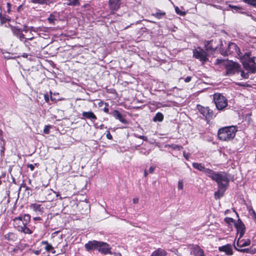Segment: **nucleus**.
<instances>
[{"label":"nucleus","mask_w":256,"mask_h":256,"mask_svg":"<svg viewBox=\"0 0 256 256\" xmlns=\"http://www.w3.org/2000/svg\"><path fill=\"white\" fill-rule=\"evenodd\" d=\"M132 200L134 204H137L138 202V198H133Z\"/></svg>","instance_id":"49530a36"},{"label":"nucleus","mask_w":256,"mask_h":256,"mask_svg":"<svg viewBox=\"0 0 256 256\" xmlns=\"http://www.w3.org/2000/svg\"><path fill=\"white\" fill-rule=\"evenodd\" d=\"M52 193L55 194L56 192L52 189L48 190V196L50 195Z\"/></svg>","instance_id":"a18cd8bd"},{"label":"nucleus","mask_w":256,"mask_h":256,"mask_svg":"<svg viewBox=\"0 0 256 256\" xmlns=\"http://www.w3.org/2000/svg\"><path fill=\"white\" fill-rule=\"evenodd\" d=\"M226 74L231 76L240 72V66L236 62L230 61L226 65Z\"/></svg>","instance_id":"0eeeda50"},{"label":"nucleus","mask_w":256,"mask_h":256,"mask_svg":"<svg viewBox=\"0 0 256 256\" xmlns=\"http://www.w3.org/2000/svg\"><path fill=\"white\" fill-rule=\"evenodd\" d=\"M228 7L232 8L233 12H240L242 13L241 10H242V7L238 6H235L231 4L228 5Z\"/></svg>","instance_id":"c85d7f7f"},{"label":"nucleus","mask_w":256,"mask_h":256,"mask_svg":"<svg viewBox=\"0 0 256 256\" xmlns=\"http://www.w3.org/2000/svg\"><path fill=\"white\" fill-rule=\"evenodd\" d=\"M82 116L84 118H87L91 120L92 122H94L96 119L97 118L96 116L94 114L91 112H84L82 113Z\"/></svg>","instance_id":"a211bd4d"},{"label":"nucleus","mask_w":256,"mask_h":256,"mask_svg":"<svg viewBox=\"0 0 256 256\" xmlns=\"http://www.w3.org/2000/svg\"><path fill=\"white\" fill-rule=\"evenodd\" d=\"M197 108L200 114H202L206 119L211 120L214 118V112L209 107H204L200 105H198Z\"/></svg>","instance_id":"1a4fd4ad"},{"label":"nucleus","mask_w":256,"mask_h":256,"mask_svg":"<svg viewBox=\"0 0 256 256\" xmlns=\"http://www.w3.org/2000/svg\"><path fill=\"white\" fill-rule=\"evenodd\" d=\"M192 166L194 168H196L200 172H204V174L208 177H209V174H208V171L212 170L211 169L206 168L204 164H203L202 163L194 162L192 164Z\"/></svg>","instance_id":"2eb2a0df"},{"label":"nucleus","mask_w":256,"mask_h":256,"mask_svg":"<svg viewBox=\"0 0 256 256\" xmlns=\"http://www.w3.org/2000/svg\"><path fill=\"white\" fill-rule=\"evenodd\" d=\"M234 249L240 252H244V253H247V254H254L255 252L250 248H238L237 247H236L234 245Z\"/></svg>","instance_id":"a878e982"},{"label":"nucleus","mask_w":256,"mask_h":256,"mask_svg":"<svg viewBox=\"0 0 256 256\" xmlns=\"http://www.w3.org/2000/svg\"><path fill=\"white\" fill-rule=\"evenodd\" d=\"M50 94H52L51 92H50ZM50 99H51L52 100H54V99L53 98L52 96V94H50Z\"/></svg>","instance_id":"680f3d73"},{"label":"nucleus","mask_w":256,"mask_h":256,"mask_svg":"<svg viewBox=\"0 0 256 256\" xmlns=\"http://www.w3.org/2000/svg\"><path fill=\"white\" fill-rule=\"evenodd\" d=\"M240 74L242 77L244 78H248V73H245L244 71H242L240 70Z\"/></svg>","instance_id":"f704fd0d"},{"label":"nucleus","mask_w":256,"mask_h":256,"mask_svg":"<svg viewBox=\"0 0 256 256\" xmlns=\"http://www.w3.org/2000/svg\"><path fill=\"white\" fill-rule=\"evenodd\" d=\"M58 231L56 232H54V234H57V233H58Z\"/></svg>","instance_id":"0e129e2a"},{"label":"nucleus","mask_w":256,"mask_h":256,"mask_svg":"<svg viewBox=\"0 0 256 256\" xmlns=\"http://www.w3.org/2000/svg\"><path fill=\"white\" fill-rule=\"evenodd\" d=\"M186 250H189V248H186Z\"/></svg>","instance_id":"338daca9"},{"label":"nucleus","mask_w":256,"mask_h":256,"mask_svg":"<svg viewBox=\"0 0 256 256\" xmlns=\"http://www.w3.org/2000/svg\"><path fill=\"white\" fill-rule=\"evenodd\" d=\"M137 138H140V139H142V140H143L144 141H148V138L146 136H137Z\"/></svg>","instance_id":"58836bf2"},{"label":"nucleus","mask_w":256,"mask_h":256,"mask_svg":"<svg viewBox=\"0 0 256 256\" xmlns=\"http://www.w3.org/2000/svg\"><path fill=\"white\" fill-rule=\"evenodd\" d=\"M44 100H45L46 102H48L49 101L48 96L47 94H44Z\"/></svg>","instance_id":"de8ad7c7"},{"label":"nucleus","mask_w":256,"mask_h":256,"mask_svg":"<svg viewBox=\"0 0 256 256\" xmlns=\"http://www.w3.org/2000/svg\"><path fill=\"white\" fill-rule=\"evenodd\" d=\"M192 80V77L190 76H187L185 79H184V82H190Z\"/></svg>","instance_id":"37998d69"},{"label":"nucleus","mask_w":256,"mask_h":256,"mask_svg":"<svg viewBox=\"0 0 256 256\" xmlns=\"http://www.w3.org/2000/svg\"><path fill=\"white\" fill-rule=\"evenodd\" d=\"M175 10H176V13L178 14L182 15V16L186 14L185 10L182 7H181L180 8L178 6H176L175 8Z\"/></svg>","instance_id":"c756f323"},{"label":"nucleus","mask_w":256,"mask_h":256,"mask_svg":"<svg viewBox=\"0 0 256 256\" xmlns=\"http://www.w3.org/2000/svg\"><path fill=\"white\" fill-rule=\"evenodd\" d=\"M110 114L116 119L118 120L122 123H126V120L122 116V114L118 110H114Z\"/></svg>","instance_id":"6ab92c4d"},{"label":"nucleus","mask_w":256,"mask_h":256,"mask_svg":"<svg viewBox=\"0 0 256 256\" xmlns=\"http://www.w3.org/2000/svg\"><path fill=\"white\" fill-rule=\"evenodd\" d=\"M34 40V38L33 37H32V38H25L23 41H22L24 44L25 46L26 47H28V48L29 50H30V46H34L36 44V42H32V43H30L29 41L30 40V41H32V40Z\"/></svg>","instance_id":"4be33fe9"},{"label":"nucleus","mask_w":256,"mask_h":256,"mask_svg":"<svg viewBox=\"0 0 256 256\" xmlns=\"http://www.w3.org/2000/svg\"><path fill=\"white\" fill-rule=\"evenodd\" d=\"M121 4L120 0H109L108 6L110 10L114 12L119 9Z\"/></svg>","instance_id":"4468645a"},{"label":"nucleus","mask_w":256,"mask_h":256,"mask_svg":"<svg viewBox=\"0 0 256 256\" xmlns=\"http://www.w3.org/2000/svg\"><path fill=\"white\" fill-rule=\"evenodd\" d=\"M50 128V126H46L44 129V132L46 134H49Z\"/></svg>","instance_id":"473e14b6"},{"label":"nucleus","mask_w":256,"mask_h":256,"mask_svg":"<svg viewBox=\"0 0 256 256\" xmlns=\"http://www.w3.org/2000/svg\"><path fill=\"white\" fill-rule=\"evenodd\" d=\"M100 242L97 240L89 241L88 243L86 244L84 247L88 251H90L93 250H98Z\"/></svg>","instance_id":"dca6fc26"},{"label":"nucleus","mask_w":256,"mask_h":256,"mask_svg":"<svg viewBox=\"0 0 256 256\" xmlns=\"http://www.w3.org/2000/svg\"><path fill=\"white\" fill-rule=\"evenodd\" d=\"M28 168H30L31 170H34V165L32 164H28Z\"/></svg>","instance_id":"79ce46f5"},{"label":"nucleus","mask_w":256,"mask_h":256,"mask_svg":"<svg viewBox=\"0 0 256 256\" xmlns=\"http://www.w3.org/2000/svg\"><path fill=\"white\" fill-rule=\"evenodd\" d=\"M7 6H8V10L10 11V8H11V4L10 3H7Z\"/></svg>","instance_id":"5fc2aeb1"},{"label":"nucleus","mask_w":256,"mask_h":256,"mask_svg":"<svg viewBox=\"0 0 256 256\" xmlns=\"http://www.w3.org/2000/svg\"><path fill=\"white\" fill-rule=\"evenodd\" d=\"M224 220L228 224H230L234 222V220L230 218H226Z\"/></svg>","instance_id":"c9c22d12"},{"label":"nucleus","mask_w":256,"mask_h":256,"mask_svg":"<svg viewBox=\"0 0 256 256\" xmlns=\"http://www.w3.org/2000/svg\"><path fill=\"white\" fill-rule=\"evenodd\" d=\"M47 200L48 201L50 200V198H48L47 196H45V198H43L42 200H41L40 202H46Z\"/></svg>","instance_id":"c03bdc74"},{"label":"nucleus","mask_w":256,"mask_h":256,"mask_svg":"<svg viewBox=\"0 0 256 256\" xmlns=\"http://www.w3.org/2000/svg\"><path fill=\"white\" fill-rule=\"evenodd\" d=\"M111 247L106 242H100V244H99L98 250L99 252L102 254H111Z\"/></svg>","instance_id":"f8f14e48"},{"label":"nucleus","mask_w":256,"mask_h":256,"mask_svg":"<svg viewBox=\"0 0 256 256\" xmlns=\"http://www.w3.org/2000/svg\"><path fill=\"white\" fill-rule=\"evenodd\" d=\"M30 207L37 214H42L44 212V207L40 204L36 203L31 204Z\"/></svg>","instance_id":"f3484780"},{"label":"nucleus","mask_w":256,"mask_h":256,"mask_svg":"<svg viewBox=\"0 0 256 256\" xmlns=\"http://www.w3.org/2000/svg\"><path fill=\"white\" fill-rule=\"evenodd\" d=\"M56 20L54 17H48V20L50 24H54V20Z\"/></svg>","instance_id":"72a5a7b5"},{"label":"nucleus","mask_w":256,"mask_h":256,"mask_svg":"<svg viewBox=\"0 0 256 256\" xmlns=\"http://www.w3.org/2000/svg\"><path fill=\"white\" fill-rule=\"evenodd\" d=\"M4 239L9 242H15L17 240V236L14 232H8L4 236Z\"/></svg>","instance_id":"412c9836"},{"label":"nucleus","mask_w":256,"mask_h":256,"mask_svg":"<svg viewBox=\"0 0 256 256\" xmlns=\"http://www.w3.org/2000/svg\"><path fill=\"white\" fill-rule=\"evenodd\" d=\"M246 4L256 7V0H243Z\"/></svg>","instance_id":"2f4dec72"},{"label":"nucleus","mask_w":256,"mask_h":256,"mask_svg":"<svg viewBox=\"0 0 256 256\" xmlns=\"http://www.w3.org/2000/svg\"><path fill=\"white\" fill-rule=\"evenodd\" d=\"M98 106L99 107H102V106L104 105V102H103L102 101L100 100V102H98Z\"/></svg>","instance_id":"8fccbe9b"},{"label":"nucleus","mask_w":256,"mask_h":256,"mask_svg":"<svg viewBox=\"0 0 256 256\" xmlns=\"http://www.w3.org/2000/svg\"><path fill=\"white\" fill-rule=\"evenodd\" d=\"M22 5L18 7V10H20L22 8Z\"/></svg>","instance_id":"e2e57ef3"},{"label":"nucleus","mask_w":256,"mask_h":256,"mask_svg":"<svg viewBox=\"0 0 256 256\" xmlns=\"http://www.w3.org/2000/svg\"><path fill=\"white\" fill-rule=\"evenodd\" d=\"M174 254H176L178 256H182L178 250H176L174 251Z\"/></svg>","instance_id":"3c124183"},{"label":"nucleus","mask_w":256,"mask_h":256,"mask_svg":"<svg viewBox=\"0 0 256 256\" xmlns=\"http://www.w3.org/2000/svg\"><path fill=\"white\" fill-rule=\"evenodd\" d=\"M154 170H155V167L150 166L148 170V172L150 174H152L154 172Z\"/></svg>","instance_id":"a19ab883"},{"label":"nucleus","mask_w":256,"mask_h":256,"mask_svg":"<svg viewBox=\"0 0 256 256\" xmlns=\"http://www.w3.org/2000/svg\"><path fill=\"white\" fill-rule=\"evenodd\" d=\"M244 234V230L243 229L240 230V238L237 240L236 245L239 248L244 247L246 246H248L250 244V240L249 239L247 240H240V238H242Z\"/></svg>","instance_id":"9b49d317"},{"label":"nucleus","mask_w":256,"mask_h":256,"mask_svg":"<svg viewBox=\"0 0 256 256\" xmlns=\"http://www.w3.org/2000/svg\"><path fill=\"white\" fill-rule=\"evenodd\" d=\"M12 22H12L10 18H7L6 17H0V24L4 25L5 24V26L6 27L8 26H10L13 34L18 37L21 42L23 41L26 38L22 34V30L13 25Z\"/></svg>","instance_id":"20e7f679"},{"label":"nucleus","mask_w":256,"mask_h":256,"mask_svg":"<svg viewBox=\"0 0 256 256\" xmlns=\"http://www.w3.org/2000/svg\"><path fill=\"white\" fill-rule=\"evenodd\" d=\"M209 48H206V50H208Z\"/></svg>","instance_id":"774afa93"},{"label":"nucleus","mask_w":256,"mask_h":256,"mask_svg":"<svg viewBox=\"0 0 256 256\" xmlns=\"http://www.w3.org/2000/svg\"><path fill=\"white\" fill-rule=\"evenodd\" d=\"M41 220V218L38 217V216L34 218V221H36V220Z\"/></svg>","instance_id":"864d4df0"},{"label":"nucleus","mask_w":256,"mask_h":256,"mask_svg":"<svg viewBox=\"0 0 256 256\" xmlns=\"http://www.w3.org/2000/svg\"><path fill=\"white\" fill-rule=\"evenodd\" d=\"M193 56L202 62H205L208 60L206 52L200 47L193 50Z\"/></svg>","instance_id":"9d476101"},{"label":"nucleus","mask_w":256,"mask_h":256,"mask_svg":"<svg viewBox=\"0 0 256 256\" xmlns=\"http://www.w3.org/2000/svg\"><path fill=\"white\" fill-rule=\"evenodd\" d=\"M183 155H184V156L186 158V160H188V154H186V152H184Z\"/></svg>","instance_id":"09e8293b"},{"label":"nucleus","mask_w":256,"mask_h":256,"mask_svg":"<svg viewBox=\"0 0 256 256\" xmlns=\"http://www.w3.org/2000/svg\"><path fill=\"white\" fill-rule=\"evenodd\" d=\"M240 59L244 66L248 72L255 73L256 72V64L254 58H250V53L245 52Z\"/></svg>","instance_id":"39448f33"},{"label":"nucleus","mask_w":256,"mask_h":256,"mask_svg":"<svg viewBox=\"0 0 256 256\" xmlns=\"http://www.w3.org/2000/svg\"><path fill=\"white\" fill-rule=\"evenodd\" d=\"M30 220V216L29 214H24L22 216L16 217L14 218L13 225L15 228L18 232L26 234H31L32 231L30 230L27 225Z\"/></svg>","instance_id":"f03ea898"},{"label":"nucleus","mask_w":256,"mask_h":256,"mask_svg":"<svg viewBox=\"0 0 256 256\" xmlns=\"http://www.w3.org/2000/svg\"><path fill=\"white\" fill-rule=\"evenodd\" d=\"M213 100L216 108L219 110H224L228 106L227 99L221 94L216 93L214 94Z\"/></svg>","instance_id":"423d86ee"},{"label":"nucleus","mask_w":256,"mask_h":256,"mask_svg":"<svg viewBox=\"0 0 256 256\" xmlns=\"http://www.w3.org/2000/svg\"><path fill=\"white\" fill-rule=\"evenodd\" d=\"M22 56V57H23V58H28V54H26V53H24Z\"/></svg>","instance_id":"6e6d98bb"},{"label":"nucleus","mask_w":256,"mask_h":256,"mask_svg":"<svg viewBox=\"0 0 256 256\" xmlns=\"http://www.w3.org/2000/svg\"><path fill=\"white\" fill-rule=\"evenodd\" d=\"M237 130L236 126H234L222 128L218 131V138L222 141L230 140L235 136Z\"/></svg>","instance_id":"7ed1b4c3"},{"label":"nucleus","mask_w":256,"mask_h":256,"mask_svg":"<svg viewBox=\"0 0 256 256\" xmlns=\"http://www.w3.org/2000/svg\"><path fill=\"white\" fill-rule=\"evenodd\" d=\"M165 147L166 148H168V147L172 148V149H174V150H180L182 149V148H183L182 146L175 144H166L165 146Z\"/></svg>","instance_id":"7c9ffc66"},{"label":"nucleus","mask_w":256,"mask_h":256,"mask_svg":"<svg viewBox=\"0 0 256 256\" xmlns=\"http://www.w3.org/2000/svg\"><path fill=\"white\" fill-rule=\"evenodd\" d=\"M32 2L40 4H50L54 3V0H32Z\"/></svg>","instance_id":"393cba45"},{"label":"nucleus","mask_w":256,"mask_h":256,"mask_svg":"<svg viewBox=\"0 0 256 256\" xmlns=\"http://www.w3.org/2000/svg\"><path fill=\"white\" fill-rule=\"evenodd\" d=\"M148 175V172L146 170H145L144 172V176L145 177H146Z\"/></svg>","instance_id":"4d7b16f0"},{"label":"nucleus","mask_w":256,"mask_h":256,"mask_svg":"<svg viewBox=\"0 0 256 256\" xmlns=\"http://www.w3.org/2000/svg\"><path fill=\"white\" fill-rule=\"evenodd\" d=\"M218 250L220 252H224L226 256H230L233 254L232 246L230 244H226L220 246Z\"/></svg>","instance_id":"ddd939ff"},{"label":"nucleus","mask_w":256,"mask_h":256,"mask_svg":"<svg viewBox=\"0 0 256 256\" xmlns=\"http://www.w3.org/2000/svg\"><path fill=\"white\" fill-rule=\"evenodd\" d=\"M226 190L224 188L220 189L218 188V190L214 194L215 198L218 200L222 197Z\"/></svg>","instance_id":"bb28decb"},{"label":"nucleus","mask_w":256,"mask_h":256,"mask_svg":"<svg viewBox=\"0 0 256 256\" xmlns=\"http://www.w3.org/2000/svg\"><path fill=\"white\" fill-rule=\"evenodd\" d=\"M252 214H253L254 218L255 219H256V214L255 212L252 209Z\"/></svg>","instance_id":"603ef678"},{"label":"nucleus","mask_w":256,"mask_h":256,"mask_svg":"<svg viewBox=\"0 0 256 256\" xmlns=\"http://www.w3.org/2000/svg\"><path fill=\"white\" fill-rule=\"evenodd\" d=\"M190 254H194L196 256H204L203 250L200 248L198 246L191 248Z\"/></svg>","instance_id":"aec40b11"},{"label":"nucleus","mask_w":256,"mask_h":256,"mask_svg":"<svg viewBox=\"0 0 256 256\" xmlns=\"http://www.w3.org/2000/svg\"><path fill=\"white\" fill-rule=\"evenodd\" d=\"M208 172L209 178L217 183L218 188L227 190L230 182V179L228 174L226 172H218L213 170Z\"/></svg>","instance_id":"f257e3e1"},{"label":"nucleus","mask_w":256,"mask_h":256,"mask_svg":"<svg viewBox=\"0 0 256 256\" xmlns=\"http://www.w3.org/2000/svg\"><path fill=\"white\" fill-rule=\"evenodd\" d=\"M106 136L108 140H112V136L109 131L107 132Z\"/></svg>","instance_id":"ea45409f"},{"label":"nucleus","mask_w":256,"mask_h":256,"mask_svg":"<svg viewBox=\"0 0 256 256\" xmlns=\"http://www.w3.org/2000/svg\"><path fill=\"white\" fill-rule=\"evenodd\" d=\"M164 120V115L161 112H158L153 118V121L154 122H161Z\"/></svg>","instance_id":"cd10ccee"},{"label":"nucleus","mask_w":256,"mask_h":256,"mask_svg":"<svg viewBox=\"0 0 256 256\" xmlns=\"http://www.w3.org/2000/svg\"><path fill=\"white\" fill-rule=\"evenodd\" d=\"M178 188L180 190L183 188V182L182 180H180L178 182Z\"/></svg>","instance_id":"e433bc0d"},{"label":"nucleus","mask_w":256,"mask_h":256,"mask_svg":"<svg viewBox=\"0 0 256 256\" xmlns=\"http://www.w3.org/2000/svg\"><path fill=\"white\" fill-rule=\"evenodd\" d=\"M114 256H122V254L120 253L116 254Z\"/></svg>","instance_id":"bf43d9fd"},{"label":"nucleus","mask_w":256,"mask_h":256,"mask_svg":"<svg viewBox=\"0 0 256 256\" xmlns=\"http://www.w3.org/2000/svg\"><path fill=\"white\" fill-rule=\"evenodd\" d=\"M106 106L104 108V112L106 114H108V112H109V109L108 108V104L106 102L104 104Z\"/></svg>","instance_id":"4c0bfd02"},{"label":"nucleus","mask_w":256,"mask_h":256,"mask_svg":"<svg viewBox=\"0 0 256 256\" xmlns=\"http://www.w3.org/2000/svg\"><path fill=\"white\" fill-rule=\"evenodd\" d=\"M84 6L85 8H88V9H89V8L90 7V6L89 4H86Z\"/></svg>","instance_id":"13d9d810"},{"label":"nucleus","mask_w":256,"mask_h":256,"mask_svg":"<svg viewBox=\"0 0 256 256\" xmlns=\"http://www.w3.org/2000/svg\"><path fill=\"white\" fill-rule=\"evenodd\" d=\"M42 244H45V250L48 252H52V254L56 253V250H54L53 246L50 244L47 241H42Z\"/></svg>","instance_id":"b1692460"},{"label":"nucleus","mask_w":256,"mask_h":256,"mask_svg":"<svg viewBox=\"0 0 256 256\" xmlns=\"http://www.w3.org/2000/svg\"><path fill=\"white\" fill-rule=\"evenodd\" d=\"M225 53L226 55L234 54L236 57H238L240 59L244 56L240 52L237 46L233 42L228 44L227 50Z\"/></svg>","instance_id":"6e6552de"},{"label":"nucleus","mask_w":256,"mask_h":256,"mask_svg":"<svg viewBox=\"0 0 256 256\" xmlns=\"http://www.w3.org/2000/svg\"><path fill=\"white\" fill-rule=\"evenodd\" d=\"M40 251H38V250H36V251H35V252H34V253H35L36 254H40Z\"/></svg>","instance_id":"052dcab7"},{"label":"nucleus","mask_w":256,"mask_h":256,"mask_svg":"<svg viewBox=\"0 0 256 256\" xmlns=\"http://www.w3.org/2000/svg\"><path fill=\"white\" fill-rule=\"evenodd\" d=\"M167 254L165 250L162 248H158L154 251L151 256H166Z\"/></svg>","instance_id":"5701e85b"},{"label":"nucleus","mask_w":256,"mask_h":256,"mask_svg":"<svg viewBox=\"0 0 256 256\" xmlns=\"http://www.w3.org/2000/svg\"><path fill=\"white\" fill-rule=\"evenodd\" d=\"M50 16H52V14H50Z\"/></svg>","instance_id":"69168bd1"}]
</instances>
